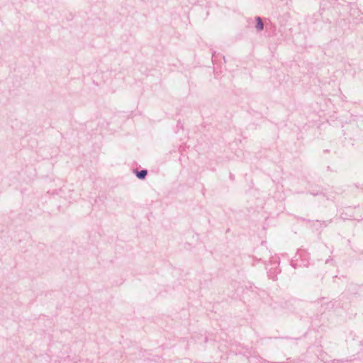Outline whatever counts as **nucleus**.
I'll use <instances>...</instances> for the list:
<instances>
[{"mask_svg": "<svg viewBox=\"0 0 363 363\" xmlns=\"http://www.w3.org/2000/svg\"><path fill=\"white\" fill-rule=\"evenodd\" d=\"M147 173L146 170H142L137 173V177L140 179H144L147 175Z\"/></svg>", "mask_w": 363, "mask_h": 363, "instance_id": "2", "label": "nucleus"}, {"mask_svg": "<svg viewBox=\"0 0 363 363\" xmlns=\"http://www.w3.org/2000/svg\"><path fill=\"white\" fill-rule=\"evenodd\" d=\"M256 21H257L256 28L258 30H263L264 25H263L262 21V19L259 17H257V18H256Z\"/></svg>", "mask_w": 363, "mask_h": 363, "instance_id": "1", "label": "nucleus"}]
</instances>
